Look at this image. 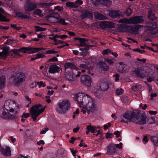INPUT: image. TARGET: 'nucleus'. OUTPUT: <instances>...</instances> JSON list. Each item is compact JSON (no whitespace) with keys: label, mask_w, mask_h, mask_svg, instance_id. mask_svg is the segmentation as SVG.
<instances>
[{"label":"nucleus","mask_w":158,"mask_h":158,"mask_svg":"<svg viewBox=\"0 0 158 158\" xmlns=\"http://www.w3.org/2000/svg\"><path fill=\"white\" fill-rule=\"evenodd\" d=\"M102 69L103 70L107 71L109 70V67L105 62H102Z\"/></svg>","instance_id":"42"},{"label":"nucleus","mask_w":158,"mask_h":158,"mask_svg":"<svg viewBox=\"0 0 158 158\" xmlns=\"http://www.w3.org/2000/svg\"><path fill=\"white\" fill-rule=\"evenodd\" d=\"M133 50L134 52H138L141 54H143L145 52V51L144 50H140L139 48L134 49Z\"/></svg>","instance_id":"55"},{"label":"nucleus","mask_w":158,"mask_h":158,"mask_svg":"<svg viewBox=\"0 0 158 158\" xmlns=\"http://www.w3.org/2000/svg\"><path fill=\"white\" fill-rule=\"evenodd\" d=\"M45 14L46 15L48 19L52 16H53V15H55L53 10L50 9L49 8L45 9Z\"/></svg>","instance_id":"22"},{"label":"nucleus","mask_w":158,"mask_h":158,"mask_svg":"<svg viewBox=\"0 0 158 158\" xmlns=\"http://www.w3.org/2000/svg\"><path fill=\"white\" fill-rule=\"evenodd\" d=\"M151 140L153 144L156 146H158V137L152 136L151 137Z\"/></svg>","instance_id":"37"},{"label":"nucleus","mask_w":158,"mask_h":158,"mask_svg":"<svg viewBox=\"0 0 158 158\" xmlns=\"http://www.w3.org/2000/svg\"><path fill=\"white\" fill-rule=\"evenodd\" d=\"M157 27V24L156 23H149L147 26L146 28L151 34H154L156 33L154 30L156 29Z\"/></svg>","instance_id":"14"},{"label":"nucleus","mask_w":158,"mask_h":158,"mask_svg":"<svg viewBox=\"0 0 158 158\" xmlns=\"http://www.w3.org/2000/svg\"><path fill=\"white\" fill-rule=\"evenodd\" d=\"M104 90H107L109 88L108 85L107 84H104L102 86Z\"/></svg>","instance_id":"60"},{"label":"nucleus","mask_w":158,"mask_h":158,"mask_svg":"<svg viewBox=\"0 0 158 158\" xmlns=\"http://www.w3.org/2000/svg\"><path fill=\"white\" fill-rule=\"evenodd\" d=\"M75 75L73 72H69L66 73L65 75V77L67 80L71 81H74L75 78L74 76Z\"/></svg>","instance_id":"20"},{"label":"nucleus","mask_w":158,"mask_h":158,"mask_svg":"<svg viewBox=\"0 0 158 158\" xmlns=\"http://www.w3.org/2000/svg\"><path fill=\"white\" fill-rule=\"evenodd\" d=\"M38 84L37 82H34L32 83L30 85V87L31 88H33L35 87Z\"/></svg>","instance_id":"58"},{"label":"nucleus","mask_w":158,"mask_h":158,"mask_svg":"<svg viewBox=\"0 0 158 158\" xmlns=\"http://www.w3.org/2000/svg\"><path fill=\"white\" fill-rule=\"evenodd\" d=\"M17 111L13 108L8 111H2L0 112V117L5 119H14L17 116Z\"/></svg>","instance_id":"5"},{"label":"nucleus","mask_w":158,"mask_h":158,"mask_svg":"<svg viewBox=\"0 0 158 158\" xmlns=\"http://www.w3.org/2000/svg\"><path fill=\"white\" fill-rule=\"evenodd\" d=\"M122 100L124 102H127L128 101V98L127 96H123L122 97Z\"/></svg>","instance_id":"57"},{"label":"nucleus","mask_w":158,"mask_h":158,"mask_svg":"<svg viewBox=\"0 0 158 158\" xmlns=\"http://www.w3.org/2000/svg\"><path fill=\"white\" fill-rule=\"evenodd\" d=\"M26 77L25 74L22 73H17L13 79V83L15 85H18L24 81Z\"/></svg>","instance_id":"8"},{"label":"nucleus","mask_w":158,"mask_h":158,"mask_svg":"<svg viewBox=\"0 0 158 158\" xmlns=\"http://www.w3.org/2000/svg\"><path fill=\"white\" fill-rule=\"evenodd\" d=\"M93 92L94 95L98 98H101L102 96V91L100 88L97 89H95Z\"/></svg>","instance_id":"24"},{"label":"nucleus","mask_w":158,"mask_h":158,"mask_svg":"<svg viewBox=\"0 0 158 158\" xmlns=\"http://www.w3.org/2000/svg\"><path fill=\"white\" fill-rule=\"evenodd\" d=\"M37 7V5L36 3L27 0L25 5L24 9L26 11H31Z\"/></svg>","instance_id":"10"},{"label":"nucleus","mask_w":158,"mask_h":158,"mask_svg":"<svg viewBox=\"0 0 158 158\" xmlns=\"http://www.w3.org/2000/svg\"><path fill=\"white\" fill-rule=\"evenodd\" d=\"M109 15L113 18H118L123 16L122 13L120 11L111 10L109 11Z\"/></svg>","instance_id":"15"},{"label":"nucleus","mask_w":158,"mask_h":158,"mask_svg":"<svg viewBox=\"0 0 158 158\" xmlns=\"http://www.w3.org/2000/svg\"><path fill=\"white\" fill-rule=\"evenodd\" d=\"M58 61V59L55 57H54L48 60L49 62H52V61Z\"/></svg>","instance_id":"64"},{"label":"nucleus","mask_w":158,"mask_h":158,"mask_svg":"<svg viewBox=\"0 0 158 158\" xmlns=\"http://www.w3.org/2000/svg\"><path fill=\"white\" fill-rule=\"evenodd\" d=\"M16 15L18 17L21 19H29V17L27 15L24 14L23 13L21 12H17L16 13Z\"/></svg>","instance_id":"33"},{"label":"nucleus","mask_w":158,"mask_h":158,"mask_svg":"<svg viewBox=\"0 0 158 158\" xmlns=\"http://www.w3.org/2000/svg\"><path fill=\"white\" fill-rule=\"evenodd\" d=\"M60 68L56 65H51L49 67L48 72L50 73H54L59 72Z\"/></svg>","instance_id":"19"},{"label":"nucleus","mask_w":158,"mask_h":158,"mask_svg":"<svg viewBox=\"0 0 158 158\" xmlns=\"http://www.w3.org/2000/svg\"><path fill=\"white\" fill-rule=\"evenodd\" d=\"M123 118L121 122L128 123V122L141 125L145 124L146 122V116L141 115L139 111L135 110L133 111H127L123 115Z\"/></svg>","instance_id":"2"},{"label":"nucleus","mask_w":158,"mask_h":158,"mask_svg":"<svg viewBox=\"0 0 158 158\" xmlns=\"http://www.w3.org/2000/svg\"><path fill=\"white\" fill-rule=\"evenodd\" d=\"M37 84L39 85V88L41 87V86L45 87L46 86V84L45 83H43V81H38L37 82Z\"/></svg>","instance_id":"56"},{"label":"nucleus","mask_w":158,"mask_h":158,"mask_svg":"<svg viewBox=\"0 0 158 158\" xmlns=\"http://www.w3.org/2000/svg\"><path fill=\"white\" fill-rule=\"evenodd\" d=\"M81 82L84 85L88 87H89L91 85L92 80L89 76L84 75L81 77Z\"/></svg>","instance_id":"9"},{"label":"nucleus","mask_w":158,"mask_h":158,"mask_svg":"<svg viewBox=\"0 0 158 158\" xmlns=\"http://www.w3.org/2000/svg\"><path fill=\"white\" fill-rule=\"evenodd\" d=\"M67 7L70 8H77L78 6L75 4V3L71 2H68L66 3Z\"/></svg>","instance_id":"36"},{"label":"nucleus","mask_w":158,"mask_h":158,"mask_svg":"<svg viewBox=\"0 0 158 158\" xmlns=\"http://www.w3.org/2000/svg\"><path fill=\"white\" fill-rule=\"evenodd\" d=\"M118 71L120 73H124L127 72L129 69L128 65L124 64L123 62H120L117 67Z\"/></svg>","instance_id":"11"},{"label":"nucleus","mask_w":158,"mask_h":158,"mask_svg":"<svg viewBox=\"0 0 158 158\" xmlns=\"http://www.w3.org/2000/svg\"><path fill=\"white\" fill-rule=\"evenodd\" d=\"M58 18L56 17L54 15H53V16H52L48 19V20L52 23L57 24L58 22Z\"/></svg>","instance_id":"35"},{"label":"nucleus","mask_w":158,"mask_h":158,"mask_svg":"<svg viewBox=\"0 0 158 158\" xmlns=\"http://www.w3.org/2000/svg\"><path fill=\"white\" fill-rule=\"evenodd\" d=\"M116 151V148L115 144L114 143H110L107 149V152L109 155H112L114 154Z\"/></svg>","instance_id":"18"},{"label":"nucleus","mask_w":158,"mask_h":158,"mask_svg":"<svg viewBox=\"0 0 158 158\" xmlns=\"http://www.w3.org/2000/svg\"><path fill=\"white\" fill-rule=\"evenodd\" d=\"M106 25L107 28H114L115 27L114 26L115 24L111 22L106 21Z\"/></svg>","instance_id":"41"},{"label":"nucleus","mask_w":158,"mask_h":158,"mask_svg":"<svg viewBox=\"0 0 158 158\" xmlns=\"http://www.w3.org/2000/svg\"><path fill=\"white\" fill-rule=\"evenodd\" d=\"M133 74L137 77L142 79L148 77L149 73L142 68H138L133 72Z\"/></svg>","instance_id":"6"},{"label":"nucleus","mask_w":158,"mask_h":158,"mask_svg":"<svg viewBox=\"0 0 158 158\" xmlns=\"http://www.w3.org/2000/svg\"><path fill=\"white\" fill-rule=\"evenodd\" d=\"M30 116V114L29 113H25V112H24L23 113V114L21 116V117L27 118L29 117Z\"/></svg>","instance_id":"63"},{"label":"nucleus","mask_w":158,"mask_h":158,"mask_svg":"<svg viewBox=\"0 0 158 158\" xmlns=\"http://www.w3.org/2000/svg\"><path fill=\"white\" fill-rule=\"evenodd\" d=\"M123 92V89L120 88L117 89L116 91V94L118 95H120L122 94Z\"/></svg>","instance_id":"44"},{"label":"nucleus","mask_w":158,"mask_h":158,"mask_svg":"<svg viewBox=\"0 0 158 158\" xmlns=\"http://www.w3.org/2000/svg\"><path fill=\"white\" fill-rule=\"evenodd\" d=\"M106 138L109 139L112 138L113 135L111 133H110L109 132H107L106 133Z\"/></svg>","instance_id":"59"},{"label":"nucleus","mask_w":158,"mask_h":158,"mask_svg":"<svg viewBox=\"0 0 158 158\" xmlns=\"http://www.w3.org/2000/svg\"><path fill=\"white\" fill-rule=\"evenodd\" d=\"M57 23L63 25H67L68 24L65 22V20L64 19L59 18Z\"/></svg>","instance_id":"40"},{"label":"nucleus","mask_w":158,"mask_h":158,"mask_svg":"<svg viewBox=\"0 0 158 158\" xmlns=\"http://www.w3.org/2000/svg\"><path fill=\"white\" fill-rule=\"evenodd\" d=\"M45 107H42L41 104L36 105L32 106L30 110L32 118L35 121L37 117L44 110Z\"/></svg>","instance_id":"4"},{"label":"nucleus","mask_w":158,"mask_h":158,"mask_svg":"<svg viewBox=\"0 0 158 158\" xmlns=\"http://www.w3.org/2000/svg\"><path fill=\"white\" fill-rule=\"evenodd\" d=\"M70 104L67 99L60 101L57 103V106L56 108L57 113L64 114L66 113L70 108Z\"/></svg>","instance_id":"3"},{"label":"nucleus","mask_w":158,"mask_h":158,"mask_svg":"<svg viewBox=\"0 0 158 158\" xmlns=\"http://www.w3.org/2000/svg\"><path fill=\"white\" fill-rule=\"evenodd\" d=\"M65 67L66 69L70 68L71 69L76 70L79 69L75 65L69 62L65 64Z\"/></svg>","instance_id":"26"},{"label":"nucleus","mask_w":158,"mask_h":158,"mask_svg":"<svg viewBox=\"0 0 158 158\" xmlns=\"http://www.w3.org/2000/svg\"><path fill=\"white\" fill-rule=\"evenodd\" d=\"M38 7L39 8H44L46 9H48L50 6L52 5V3H46L45 2H41L38 4Z\"/></svg>","instance_id":"23"},{"label":"nucleus","mask_w":158,"mask_h":158,"mask_svg":"<svg viewBox=\"0 0 158 158\" xmlns=\"http://www.w3.org/2000/svg\"><path fill=\"white\" fill-rule=\"evenodd\" d=\"M100 26L103 29L107 28L106 21L101 22L100 24Z\"/></svg>","instance_id":"46"},{"label":"nucleus","mask_w":158,"mask_h":158,"mask_svg":"<svg viewBox=\"0 0 158 158\" xmlns=\"http://www.w3.org/2000/svg\"><path fill=\"white\" fill-rule=\"evenodd\" d=\"M141 86L140 85L136 84L132 87V89L134 92L138 91L141 88Z\"/></svg>","instance_id":"39"},{"label":"nucleus","mask_w":158,"mask_h":158,"mask_svg":"<svg viewBox=\"0 0 158 158\" xmlns=\"http://www.w3.org/2000/svg\"><path fill=\"white\" fill-rule=\"evenodd\" d=\"M132 12V11L129 8H128L126 10L125 13L126 14L127 16H129L131 15Z\"/></svg>","instance_id":"49"},{"label":"nucleus","mask_w":158,"mask_h":158,"mask_svg":"<svg viewBox=\"0 0 158 158\" xmlns=\"http://www.w3.org/2000/svg\"><path fill=\"white\" fill-rule=\"evenodd\" d=\"M33 13L34 15L39 17H42L44 16V14L42 12V10L39 9L35 10Z\"/></svg>","instance_id":"25"},{"label":"nucleus","mask_w":158,"mask_h":158,"mask_svg":"<svg viewBox=\"0 0 158 158\" xmlns=\"http://www.w3.org/2000/svg\"><path fill=\"white\" fill-rule=\"evenodd\" d=\"M0 20L4 22L9 21V20L7 19L5 17L0 14Z\"/></svg>","instance_id":"47"},{"label":"nucleus","mask_w":158,"mask_h":158,"mask_svg":"<svg viewBox=\"0 0 158 158\" xmlns=\"http://www.w3.org/2000/svg\"><path fill=\"white\" fill-rule=\"evenodd\" d=\"M95 17L99 20H103L106 19V17L101 14L98 13H96L94 14Z\"/></svg>","instance_id":"29"},{"label":"nucleus","mask_w":158,"mask_h":158,"mask_svg":"<svg viewBox=\"0 0 158 158\" xmlns=\"http://www.w3.org/2000/svg\"><path fill=\"white\" fill-rule=\"evenodd\" d=\"M87 40L84 38H83L80 42V44H81V46H87V44L85 43V42L87 41Z\"/></svg>","instance_id":"45"},{"label":"nucleus","mask_w":158,"mask_h":158,"mask_svg":"<svg viewBox=\"0 0 158 158\" xmlns=\"http://www.w3.org/2000/svg\"><path fill=\"white\" fill-rule=\"evenodd\" d=\"M105 5L106 6H109L112 4V1L109 0H106L104 1Z\"/></svg>","instance_id":"48"},{"label":"nucleus","mask_w":158,"mask_h":158,"mask_svg":"<svg viewBox=\"0 0 158 158\" xmlns=\"http://www.w3.org/2000/svg\"><path fill=\"white\" fill-rule=\"evenodd\" d=\"M81 17L82 19L86 18L91 19L93 18V14L90 11L83 10L81 12Z\"/></svg>","instance_id":"17"},{"label":"nucleus","mask_w":158,"mask_h":158,"mask_svg":"<svg viewBox=\"0 0 158 158\" xmlns=\"http://www.w3.org/2000/svg\"><path fill=\"white\" fill-rule=\"evenodd\" d=\"M100 127L99 126H92L91 125H87L86 127V129L89 130L92 133H95L96 131H97V129H99Z\"/></svg>","instance_id":"21"},{"label":"nucleus","mask_w":158,"mask_h":158,"mask_svg":"<svg viewBox=\"0 0 158 158\" xmlns=\"http://www.w3.org/2000/svg\"><path fill=\"white\" fill-rule=\"evenodd\" d=\"M130 24H136L142 23L143 19L141 16H135L130 18Z\"/></svg>","instance_id":"12"},{"label":"nucleus","mask_w":158,"mask_h":158,"mask_svg":"<svg viewBox=\"0 0 158 158\" xmlns=\"http://www.w3.org/2000/svg\"><path fill=\"white\" fill-rule=\"evenodd\" d=\"M111 51L110 49H106L104 50L102 52V54L103 55H107L108 53L110 54Z\"/></svg>","instance_id":"50"},{"label":"nucleus","mask_w":158,"mask_h":158,"mask_svg":"<svg viewBox=\"0 0 158 158\" xmlns=\"http://www.w3.org/2000/svg\"><path fill=\"white\" fill-rule=\"evenodd\" d=\"M148 17L149 19L152 20H153L156 19V17L154 15V14L151 10L148 11Z\"/></svg>","instance_id":"34"},{"label":"nucleus","mask_w":158,"mask_h":158,"mask_svg":"<svg viewBox=\"0 0 158 158\" xmlns=\"http://www.w3.org/2000/svg\"><path fill=\"white\" fill-rule=\"evenodd\" d=\"M91 58H89L87 60H85V61L84 63L80 64L79 67L78 68H82L86 69L92 70L93 69L94 62Z\"/></svg>","instance_id":"7"},{"label":"nucleus","mask_w":158,"mask_h":158,"mask_svg":"<svg viewBox=\"0 0 158 158\" xmlns=\"http://www.w3.org/2000/svg\"><path fill=\"white\" fill-rule=\"evenodd\" d=\"M75 100L80 107L85 109L81 110V111L84 114L87 111L88 114H92L96 110L95 101L87 94H78L76 96Z\"/></svg>","instance_id":"1"},{"label":"nucleus","mask_w":158,"mask_h":158,"mask_svg":"<svg viewBox=\"0 0 158 158\" xmlns=\"http://www.w3.org/2000/svg\"><path fill=\"white\" fill-rule=\"evenodd\" d=\"M118 23H125L130 24V18L127 19L126 18H124L121 19L117 22Z\"/></svg>","instance_id":"30"},{"label":"nucleus","mask_w":158,"mask_h":158,"mask_svg":"<svg viewBox=\"0 0 158 158\" xmlns=\"http://www.w3.org/2000/svg\"><path fill=\"white\" fill-rule=\"evenodd\" d=\"M127 28V25L123 24H120L119 25L118 27V30L121 32L125 31Z\"/></svg>","instance_id":"32"},{"label":"nucleus","mask_w":158,"mask_h":158,"mask_svg":"<svg viewBox=\"0 0 158 158\" xmlns=\"http://www.w3.org/2000/svg\"><path fill=\"white\" fill-rule=\"evenodd\" d=\"M123 143H120L119 144H115V148H118L119 149H120L122 148Z\"/></svg>","instance_id":"61"},{"label":"nucleus","mask_w":158,"mask_h":158,"mask_svg":"<svg viewBox=\"0 0 158 158\" xmlns=\"http://www.w3.org/2000/svg\"><path fill=\"white\" fill-rule=\"evenodd\" d=\"M148 141V139L147 135H144L143 139V143L145 144L147 143Z\"/></svg>","instance_id":"53"},{"label":"nucleus","mask_w":158,"mask_h":158,"mask_svg":"<svg viewBox=\"0 0 158 158\" xmlns=\"http://www.w3.org/2000/svg\"><path fill=\"white\" fill-rule=\"evenodd\" d=\"M8 55V52L6 48L4 49L2 52H0V56L5 59Z\"/></svg>","instance_id":"31"},{"label":"nucleus","mask_w":158,"mask_h":158,"mask_svg":"<svg viewBox=\"0 0 158 158\" xmlns=\"http://www.w3.org/2000/svg\"><path fill=\"white\" fill-rule=\"evenodd\" d=\"M55 10H57L58 11H61L63 9V8L62 7H61L60 6H55L54 8Z\"/></svg>","instance_id":"62"},{"label":"nucleus","mask_w":158,"mask_h":158,"mask_svg":"<svg viewBox=\"0 0 158 158\" xmlns=\"http://www.w3.org/2000/svg\"><path fill=\"white\" fill-rule=\"evenodd\" d=\"M6 82L5 77L2 76L0 77V89L4 87Z\"/></svg>","instance_id":"28"},{"label":"nucleus","mask_w":158,"mask_h":158,"mask_svg":"<svg viewBox=\"0 0 158 158\" xmlns=\"http://www.w3.org/2000/svg\"><path fill=\"white\" fill-rule=\"evenodd\" d=\"M35 27L36 31H43L46 30V29L40 27L39 26H35Z\"/></svg>","instance_id":"51"},{"label":"nucleus","mask_w":158,"mask_h":158,"mask_svg":"<svg viewBox=\"0 0 158 158\" xmlns=\"http://www.w3.org/2000/svg\"><path fill=\"white\" fill-rule=\"evenodd\" d=\"M14 104L13 102L10 100L6 101L5 102L2 110H1V112H2V111H8L10 109H12V105Z\"/></svg>","instance_id":"16"},{"label":"nucleus","mask_w":158,"mask_h":158,"mask_svg":"<svg viewBox=\"0 0 158 158\" xmlns=\"http://www.w3.org/2000/svg\"><path fill=\"white\" fill-rule=\"evenodd\" d=\"M1 153L5 156H10L11 155L10 149L8 146H5L0 147Z\"/></svg>","instance_id":"13"},{"label":"nucleus","mask_w":158,"mask_h":158,"mask_svg":"<svg viewBox=\"0 0 158 158\" xmlns=\"http://www.w3.org/2000/svg\"><path fill=\"white\" fill-rule=\"evenodd\" d=\"M65 152L63 148L59 149L57 151V156L58 157H63V155L65 153Z\"/></svg>","instance_id":"38"},{"label":"nucleus","mask_w":158,"mask_h":158,"mask_svg":"<svg viewBox=\"0 0 158 158\" xmlns=\"http://www.w3.org/2000/svg\"><path fill=\"white\" fill-rule=\"evenodd\" d=\"M29 49L30 50H29V51H30V52H28V53L29 54H33L37 52H39L41 50L43 49V48H32L31 47H29Z\"/></svg>","instance_id":"27"},{"label":"nucleus","mask_w":158,"mask_h":158,"mask_svg":"<svg viewBox=\"0 0 158 158\" xmlns=\"http://www.w3.org/2000/svg\"><path fill=\"white\" fill-rule=\"evenodd\" d=\"M29 47H23L18 49V50L19 52L25 53L27 51H29Z\"/></svg>","instance_id":"43"},{"label":"nucleus","mask_w":158,"mask_h":158,"mask_svg":"<svg viewBox=\"0 0 158 158\" xmlns=\"http://www.w3.org/2000/svg\"><path fill=\"white\" fill-rule=\"evenodd\" d=\"M47 54H56L58 53V52L55 51L54 49L52 50H48L46 52Z\"/></svg>","instance_id":"52"},{"label":"nucleus","mask_w":158,"mask_h":158,"mask_svg":"<svg viewBox=\"0 0 158 158\" xmlns=\"http://www.w3.org/2000/svg\"><path fill=\"white\" fill-rule=\"evenodd\" d=\"M105 61L111 65H113L114 64V61L111 59H106Z\"/></svg>","instance_id":"54"}]
</instances>
